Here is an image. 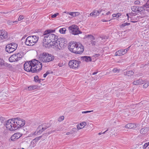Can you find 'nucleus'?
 <instances>
[{"instance_id": "f257e3e1", "label": "nucleus", "mask_w": 149, "mask_h": 149, "mask_svg": "<svg viewBox=\"0 0 149 149\" xmlns=\"http://www.w3.org/2000/svg\"><path fill=\"white\" fill-rule=\"evenodd\" d=\"M55 31V30H52L51 29H49L46 30L44 32V35H46L49 34L48 35L46 36L47 37V38L49 40H52L53 42L54 41L57 43H58L57 41L59 40V39H58V36L55 35L54 34L50 33H51L54 32Z\"/></svg>"}, {"instance_id": "f03ea898", "label": "nucleus", "mask_w": 149, "mask_h": 149, "mask_svg": "<svg viewBox=\"0 0 149 149\" xmlns=\"http://www.w3.org/2000/svg\"><path fill=\"white\" fill-rule=\"evenodd\" d=\"M39 37L36 36H28L26 39L25 43L26 45L29 46H33L36 43L38 40Z\"/></svg>"}, {"instance_id": "7ed1b4c3", "label": "nucleus", "mask_w": 149, "mask_h": 149, "mask_svg": "<svg viewBox=\"0 0 149 149\" xmlns=\"http://www.w3.org/2000/svg\"><path fill=\"white\" fill-rule=\"evenodd\" d=\"M33 73H38L42 69V63L35 59L33 60Z\"/></svg>"}, {"instance_id": "20e7f679", "label": "nucleus", "mask_w": 149, "mask_h": 149, "mask_svg": "<svg viewBox=\"0 0 149 149\" xmlns=\"http://www.w3.org/2000/svg\"><path fill=\"white\" fill-rule=\"evenodd\" d=\"M68 29L71 33L74 35H78L82 33L78 26L75 25H72L68 27Z\"/></svg>"}, {"instance_id": "39448f33", "label": "nucleus", "mask_w": 149, "mask_h": 149, "mask_svg": "<svg viewBox=\"0 0 149 149\" xmlns=\"http://www.w3.org/2000/svg\"><path fill=\"white\" fill-rule=\"evenodd\" d=\"M131 9L132 11L137 13H144L145 11H146L145 4L142 6H133L131 7Z\"/></svg>"}, {"instance_id": "423d86ee", "label": "nucleus", "mask_w": 149, "mask_h": 149, "mask_svg": "<svg viewBox=\"0 0 149 149\" xmlns=\"http://www.w3.org/2000/svg\"><path fill=\"white\" fill-rule=\"evenodd\" d=\"M33 60L26 62L24 65V70L27 72H33Z\"/></svg>"}, {"instance_id": "0eeeda50", "label": "nucleus", "mask_w": 149, "mask_h": 149, "mask_svg": "<svg viewBox=\"0 0 149 149\" xmlns=\"http://www.w3.org/2000/svg\"><path fill=\"white\" fill-rule=\"evenodd\" d=\"M11 120H13V123L17 124L20 128L23 126L25 124V121L19 118H12Z\"/></svg>"}, {"instance_id": "6e6552de", "label": "nucleus", "mask_w": 149, "mask_h": 149, "mask_svg": "<svg viewBox=\"0 0 149 149\" xmlns=\"http://www.w3.org/2000/svg\"><path fill=\"white\" fill-rule=\"evenodd\" d=\"M80 63V61H79L77 60H73L70 61L68 65L70 68L75 69L78 67Z\"/></svg>"}, {"instance_id": "1a4fd4ad", "label": "nucleus", "mask_w": 149, "mask_h": 149, "mask_svg": "<svg viewBox=\"0 0 149 149\" xmlns=\"http://www.w3.org/2000/svg\"><path fill=\"white\" fill-rule=\"evenodd\" d=\"M76 50H75V52L74 53L76 54H81L84 52V46L81 43H77V45L76 47Z\"/></svg>"}, {"instance_id": "9d476101", "label": "nucleus", "mask_w": 149, "mask_h": 149, "mask_svg": "<svg viewBox=\"0 0 149 149\" xmlns=\"http://www.w3.org/2000/svg\"><path fill=\"white\" fill-rule=\"evenodd\" d=\"M77 44L76 42H72L70 43L69 45L70 46L68 47V49L71 52L74 53L75 52L76 47Z\"/></svg>"}, {"instance_id": "9b49d317", "label": "nucleus", "mask_w": 149, "mask_h": 149, "mask_svg": "<svg viewBox=\"0 0 149 149\" xmlns=\"http://www.w3.org/2000/svg\"><path fill=\"white\" fill-rule=\"evenodd\" d=\"M22 134L17 132L14 134L10 138V140L12 141H15L22 136Z\"/></svg>"}, {"instance_id": "f8f14e48", "label": "nucleus", "mask_w": 149, "mask_h": 149, "mask_svg": "<svg viewBox=\"0 0 149 149\" xmlns=\"http://www.w3.org/2000/svg\"><path fill=\"white\" fill-rule=\"evenodd\" d=\"M47 56V54L46 52H43L42 53L40 54L39 57V59L40 61L42 62L47 63L46 60V57Z\"/></svg>"}, {"instance_id": "ddd939ff", "label": "nucleus", "mask_w": 149, "mask_h": 149, "mask_svg": "<svg viewBox=\"0 0 149 149\" xmlns=\"http://www.w3.org/2000/svg\"><path fill=\"white\" fill-rule=\"evenodd\" d=\"M47 56L46 57V59L47 60H46L47 62H49L50 61H53L54 58V56L51 54H49L47 53Z\"/></svg>"}, {"instance_id": "4468645a", "label": "nucleus", "mask_w": 149, "mask_h": 149, "mask_svg": "<svg viewBox=\"0 0 149 149\" xmlns=\"http://www.w3.org/2000/svg\"><path fill=\"white\" fill-rule=\"evenodd\" d=\"M3 34H0V40H3V41L6 40L8 39V34L6 32L3 33Z\"/></svg>"}, {"instance_id": "2eb2a0df", "label": "nucleus", "mask_w": 149, "mask_h": 149, "mask_svg": "<svg viewBox=\"0 0 149 149\" xmlns=\"http://www.w3.org/2000/svg\"><path fill=\"white\" fill-rule=\"evenodd\" d=\"M81 59L86 62H91L92 61V58L91 56H84L81 57Z\"/></svg>"}, {"instance_id": "dca6fc26", "label": "nucleus", "mask_w": 149, "mask_h": 149, "mask_svg": "<svg viewBox=\"0 0 149 149\" xmlns=\"http://www.w3.org/2000/svg\"><path fill=\"white\" fill-rule=\"evenodd\" d=\"M9 60L10 62H14L18 61V59L16 57V55L14 54L11 56L9 58Z\"/></svg>"}, {"instance_id": "f3484780", "label": "nucleus", "mask_w": 149, "mask_h": 149, "mask_svg": "<svg viewBox=\"0 0 149 149\" xmlns=\"http://www.w3.org/2000/svg\"><path fill=\"white\" fill-rule=\"evenodd\" d=\"M136 125L135 124V123H129L127 124L125 126V127L126 128H135L137 126H136Z\"/></svg>"}, {"instance_id": "a211bd4d", "label": "nucleus", "mask_w": 149, "mask_h": 149, "mask_svg": "<svg viewBox=\"0 0 149 149\" xmlns=\"http://www.w3.org/2000/svg\"><path fill=\"white\" fill-rule=\"evenodd\" d=\"M145 81L141 79H139L138 80L134 81L133 83L134 85H138L143 84L145 83Z\"/></svg>"}, {"instance_id": "6ab92c4d", "label": "nucleus", "mask_w": 149, "mask_h": 149, "mask_svg": "<svg viewBox=\"0 0 149 149\" xmlns=\"http://www.w3.org/2000/svg\"><path fill=\"white\" fill-rule=\"evenodd\" d=\"M134 74V72L132 70H129L124 72V74L125 76H127L128 77H131Z\"/></svg>"}, {"instance_id": "aec40b11", "label": "nucleus", "mask_w": 149, "mask_h": 149, "mask_svg": "<svg viewBox=\"0 0 149 149\" xmlns=\"http://www.w3.org/2000/svg\"><path fill=\"white\" fill-rule=\"evenodd\" d=\"M123 49H120L117 51L116 53V56H120L124 55L125 54Z\"/></svg>"}, {"instance_id": "412c9836", "label": "nucleus", "mask_w": 149, "mask_h": 149, "mask_svg": "<svg viewBox=\"0 0 149 149\" xmlns=\"http://www.w3.org/2000/svg\"><path fill=\"white\" fill-rule=\"evenodd\" d=\"M4 66L6 67L7 69L13 71L14 70V68L12 65L6 63Z\"/></svg>"}, {"instance_id": "4be33fe9", "label": "nucleus", "mask_w": 149, "mask_h": 149, "mask_svg": "<svg viewBox=\"0 0 149 149\" xmlns=\"http://www.w3.org/2000/svg\"><path fill=\"white\" fill-rule=\"evenodd\" d=\"M44 124H42L41 125L38 126L37 128V130H38V132L39 133L41 132H42L45 130V128H44Z\"/></svg>"}, {"instance_id": "5701e85b", "label": "nucleus", "mask_w": 149, "mask_h": 149, "mask_svg": "<svg viewBox=\"0 0 149 149\" xmlns=\"http://www.w3.org/2000/svg\"><path fill=\"white\" fill-rule=\"evenodd\" d=\"M48 40V39L47 38V36L44 37L42 43L43 46L46 47V46L48 45V42H47V41H46Z\"/></svg>"}, {"instance_id": "b1692460", "label": "nucleus", "mask_w": 149, "mask_h": 149, "mask_svg": "<svg viewBox=\"0 0 149 149\" xmlns=\"http://www.w3.org/2000/svg\"><path fill=\"white\" fill-rule=\"evenodd\" d=\"M148 128H144L141 129L140 130V133L142 134H144L146 133L148 131Z\"/></svg>"}, {"instance_id": "393cba45", "label": "nucleus", "mask_w": 149, "mask_h": 149, "mask_svg": "<svg viewBox=\"0 0 149 149\" xmlns=\"http://www.w3.org/2000/svg\"><path fill=\"white\" fill-rule=\"evenodd\" d=\"M86 38L88 40H90L91 41H92L95 40L94 37L91 35H88L86 37Z\"/></svg>"}, {"instance_id": "a878e982", "label": "nucleus", "mask_w": 149, "mask_h": 149, "mask_svg": "<svg viewBox=\"0 0 149 149\" xmlns=\"http://www.w3.org/2000/svg\"><path fill=\"white\" fill-rule=\"evenodd\" d=\"M13 127V130L12 131H14L15 130H17L19 128H20L19 127H18V125L16 123H14V124L12 125Z\"/></svg>"}, {"instance_id": "bb28decb", "label": "nucleus", "mask_w": 149, "mask_h": 149, "mask_svg": "<svg viewBox=\"0 0 149 149\" xmlns=\"http://www.w3.org/2000/svg\"><path fill=\"white\" fill-rule=\"evenodd\" d=\"M10 45H11V48H13L14 49H15L16 50L17 47L18 45L17 44L15 43L14 42H13L12 43L9 44Z\"/></svg>"}, {"instance_id": "cd10ccee", "label": "nucleus", "mask_w": 149, "mask_h": 149, "mask_svg": "<svg viewBox=\"0 0 149 149\" xmlns=\"http://www.w3.org/2000/svg\"><path fill=\"white\" fill-rule=\"evenodd\" d=\"M38 87V86L37 85L30 86L28 87V89L29 90H32L37 88Z\"/></svg>"}, {"instance_id": "c85d7f7f", "label": "nucleus", "mask_w": 149, "mask_h": 149, "mask_svg": "<svg viewBox=\"0 0 149 149\" xmlns=\"http://www.w3.org/2000/svg\"><path fill=\"white\" fill-rule=\"evenodd\" d=\"M12 125L13 123H12L11 124H6V128L12 131L13 130Z\"/></svg>"}, {"instance_id": "c756f323", "label": "nucleus", "mask_w": 149, "mask_h": 149, "mask_svg": "<svg viewBox=\"0 0 149 149\" xmlns=\"http://www.w3.org/2000/svg\"><path fill=\"white\" fill-rule=\"evenodd\" d=\"M11 45H10L9 44L7 45L6 46L5 48L6 51L8 52L10 51V50L11 49Z\"/></svg>"}, {"instance_id": "7c9ffc66", "label": "nucleus", "mask_w": 149, "mask_h": 149, "mask_svg": "<svg viewBox=\"0 0 149 149\" xmlns=\"http://www.w3.org/2000/svg\"><path fill=\"white\" fill-rule=\"evenodd\" d=\"M146 9V11L149 12V0H148L145 4Z\"/></svg>"}, {"instance_id": "2f4dec72", "label": "nucleus", "mask_w": 149, "mask_h": 149, "mask_svg": "<svg viewBox=\"0 0 149 149\" xmlns=\"http://www.w3.org/2000/svg\"><path fill=\"white\" fill-rule=\"evenodd\" d=\"M45 134H42V136H40L39 137H36L35 139H33L34 141H35V142L36 143L41 138H42V137H43L44 136V135H45Z\"/></svg>"}, {"instance_id": "473e14b6", "label": "nucleus", "mask_w": 149, "mask_h": 149, "mask_svg": "<svg viewBox=\"0 0 149 149\" xmlns=\"http://www.w3.org/2000/svg\"><path fill=\"white\" fill-rule=\"evenodd\" d=\"M39 77L38 75L35 76L34 77V80L36 82H38L40 83V80H39Z\"/></svg>"}, {"instance_id": "72a5a7b5", "label": "nucleus", "mask_w": 149, "mask_h": 149, "mask_svg": "<svg viewBox=\"0 0 149 149\" xmlns=\"http://www.w3.org/2000/svg\"><path fill=\"white\" fill-rule=\"evenodd\" d=\"M77 126V128H73L72 129V131L73 132H75L77 130H79L81 129L82 128H83L84 127H79V125H78Z\"/></svg>"}, {"instance_id": "f704fd0d", "label": "nucleus", "mask_w": 149, "mask_h": 149, "mask_svg": "<svg viewBox=\"0 0 149 149\" xmlns=\"http://www.w3.org/2000/svg\"><path fill=\"white\" fill-rule=\"evenodd\" d=\"M102 12V10L100 9L99 10H95L94 11V12H95V14H96V15H94V16H98L100 13H101Z\"/></svg>"}, {"instance_id": "c9c22d12", "label": "nucleus", "mask_w": 149, "mask_h": 149, "mask_svg": "<svg viewBox=\"0 0 149 149\" xmlns=\"http://www.w3.org/2000/svg\"><path fill=\"white\" fill-rule=\"evenodd\" d=\"M15 55H16V57L17 58V59H18V61L22 57V55H21L19 53H18L17 54H15Z\"/></svg>"}, {"instance_id": "e433bc0d", "label": "nucleus", "mask_w": 149, "mask_h": 149, "mask_svg": "<svg viewBox=\"0 0 149 149\" xmlns=\"http://www.w3.org/2000/svg\"><path fill=\"white\" fill-rule=\"evenodd\" d=\"M66 29L65 28H61L59 30V32L62 34H65V33Z\"/></svg>"}, {"instance_id": "4c0bfd02", "label": "nucleus", "mask_w": 149, "mask_h": 149, "mask_svg": "<svg viewBox=\"0 0 149 149\" xmlns=\"http://www.w3.org/2000/svg\"><path fill=\"white\" fill-rule=\"evenodd\" d=\"M59 42V46L61 48L64 47L65 46V43H64V42Z\"/></svg>"}, {"instance_id": "58836bf2", "label": "nucleus", "mask_w": 149, "mask_h": 149, "mask_svg": "<svg viewBox=\"0 0 149 149\" xmlns=\"http://www.w3.org/2000/svg\"><path fill=\"white\" fill-rule=\"evenodd\" d=\"M121 13H118L117 14H114L112 15V16L113 17H116V18L118 17L121 15Z\"/></svg>"}, {"instance_id": "ea45409f", "label": "nucleus", "mask_w": 149, "mask_h": 149, "mask_svg": "<svg viewBox=\"0 0 149 149\" xmlns=\"http://www.w3.org/2000/svg\"><path fill=\"white\" fill-rule=\"evenodd\" d=\"M17 22V21H12L9 20L7 22V23L9 25H13V23H16Z\"/></svg>"}, {"instance_id": "a19ab883", "label": "nucleus", "mask_w": 149, "mask_h": 149, "mask_svg": "<svg viewBox=\"0 0 149 149\" xmlns=\"http://www.w3.org/2000/svg\"><path fill=\"white\" fill-rule=\"evenodd\" d=\"M130 25V23H125L123 24L122 25L120 26V28H123L127 25Z\"/></svg>"}, {"instance_id": "79ce46f5", "label": "nucleus", "mask_w": 149, "mask_h": 149, "mask_svg": "<svg viewBox=\"0 0 149 149\" xmlns=\"http://www.w3.org/2000/svg\"><path fill=\"white\" fill-rule=\"evenodd\" d=\"M4 61L3 60L1 59H0V65H4L5 63H4Z\"/></svg>"}, {"instance_id": "37998d69", "label": "nucleus", "mask_w": 149, "mask_h": 149, "mask_svg": "<svg viewBox=\"0 0 149 149\" xmlns=\"http://www.w3.org/2000/svg\"><path fill=\"white\" fill-rule=\"evenodd\" d=\"M64 117L63 116H60L58 119V121L61 122L64 120Z\"/></svg>"}, {"instance_id": "c03bdc74", "label": "nucleus", "mask_w": 149, "mask_h": 149, "mask_svg": "<svg viewBox=\"0 0 149 149\" xmlns=\"http://www.w3.org/2000/svg\"><path fill=\"white\" fill-rule=\"evenodd\" d=\"M36 143L35 142V141H34V140H33L31 143V145H32V147H34L35 146L36 144Z\"/></svg>"}, {"instance_id": "a18cd8bd", "label": "nucleus", "mask_w": 149, "mask_h": 149, "mask_svg": "<svg viewBox=\"0 0 149 149\" xmlns=\"http://www.w3.org/2000/svg\"><path fill=\"white\" fill-rule=\"evenodd\" d=\"M12 121L13 122V120H12L11 119V120L10 119V120H8L7 121H6V124H12V123H11Z\"/></svg>"}, {"instance_id": "49530a36", "label": "nucleus", "mask_w": 149, "mask_h": 149, "mask_svg": "<svg viewBox=\"0 0 149 149\" xmlns=\"http://www.w3.org/2000/svg\"><path fill=\"white\" fill-rule=\"evenodd\" d=\"M75 12H70L69 13V15H71L73 17H75L76 16V15H75Z\"/></svg>"}, {"instance_id": "de8ad7c7", "label": "nucleus", "mask_w": 149, "mask_h": 149, "mask_svg": "<svg viewBox=\"0 0 149 149\" xmlns=\"http://www.w3.org/2000/svg\"><path fill=\"white\" fill-rule=\"evenodd\" d=\"M149 85V83H145L143 85V88H146Z\"/></svg>"}, {"instance_id": "09e8293b", "label": "nucleus", "mask_w": 149, "mask_h": 149, "mask_svg": "<svg viewBox=\"0 0 149 149\" xmlns=\"http://www.w3.org/2000/svg\"><path fill=\"white\" fill-rule=\"evenodd\" d=\"M24 17L23 15H19V18L18 19V21L21 20L22 19L24 18Z\"/></svg>"}, {"instance_id": "8fccbe9b", "label": "nucleus", "mask_w": 149, "mask_h": 149, "mask_svg": "<svg viewBox=\"0 0 149 149\" xmlns=\"http://www.w3.org/2000/svg\"><path fill=\"white\" fill-rule=\"evenodd\" d=\"M113 71L114 73L119 72V70L116 68H115L113 69Z\"/></svg>"}, {"instance_id": "3c124183", "label": "nucleus", "mask_w": 149, "mask_h": 149, "mask_svg": "<svg viewBox=\"0 0 149 149\" xmlns=\"http://www.w3.org/2000/svg\"><path fill=\"white\" fill-rule=\"evenodd\" d=\"M79 125L81 126L82 127L83 125L85 126L86 125V123L84 122H83L80 123Z\"/></svg>"}, {"instance_id": "603ef678", "label": "nucleus", "mask_w": 149, "mask_h": 149, "mask_svg": "<svg viewBox=\"0 0 149 149\" xmlns=\"http://www.w3.org/2000/svg\"><path fill=\"white\" fill-rule=\"evenodd\" d=\"M13 48H11L10 50V51L8 52V53H10L14 51L15 50V49H14Z\"/></svg>"}, {"instance_id": "864d4df0", "label": "nucleus", "mask_w": 149, "mask_h": 149, "mask_svg": "<svg viewBox=\"0 0 149 149\" xmlns=\"http://www.w3.org/2000/svg\"><path fill=\"white\" fill-rule=\"evenodd\" d=\"M59 14L58 13H56L55 14H54L52 15V18H54L57 15H58Z\"/></svg>"}, {"instance_id": "5fc2aeb1", "label": "nucleus", "mask_w": 149, "mask_h": 149, "mask_svg": "<svg viewBox=\"0 0 149 149\" xmlns=\"http://www.w3.org/2000/svg\"><path fill=\"white\" fill-rule=\"evenodd\" d=\"M65 39L64 38H61V39H60V40H59L58 42H64L65 43Z\"/></svg>"}, {"instance_id": "6e6d98bb", "label": "nucleus", "mask_w": 149, "mask_h": 149, "mask_svg": "<svg viewBox=\"0 0 149 149\" xmlns=\"http://www.w3.org/2000/svg\"><path fill=\"white\" fill-rule=\"evenodd\" d=\"M129 15L131 16H135L136 15V14L135 13H134L131 12L129 14Z\"/></svg>"}, {"instance_id": "4d7b16f0", "label": "nucleus", "mask_w": 149, "mask_h": 149, "mask_svg": "<svg viewBox=\"0 0 149 149\" xmlns=\"http://www.w3.org/2000/svg\"><path fill=\"white\" fill-rule=\"evenodd\" d=\"M134 4L136 5H138L140 3V2L139 1H136L134 2Z\"/></svg>"}, {"instance_id": "13d9d810", "label": "nucleus", "mask_w": 149, "mask_h": 149, "mask_svg": "<svg viewBox=\"0 0 149 149\" xmlns=\"http://www.w3.org/2000/svg\"><path fill=\"white\" fill-rule=\"evenodd\" d=\"M53 73V72L51 70H48L47 71L46 73L48 75V74H50Z\"/></svg>"}, {"instance_id": "bf43d9fd", "label": "nucleus", "mask_w": 149, "mask_h": 149, "mask_svg": "<svg viewBox=\"0 0 149 149\" xmlns=\"http://www.w3.org/2000/svg\"><path fill=\"white\" fill-rule=\"evenodd\" d=\"M83 111L82 112V113H90L91 112V111Z\"/></svg>"}, {"instance_id": "052dcab7", "label": "nucleus", "mask_w": 149, "mask_h": 149, "mask_svg": "<svg viewBox=\"0 0 149 149\" xmlns=\"http://www.w3.org/2000/svg\"><path fill=\"white\" fill-rule=\"evenodd\" d=\"M148 144L147 143H146L143 146V148H146L148 146Z\"/></svg>"}, {"instance_id": "680f3d73", "label": "nucleus", "mask_w": 149, "mask_h": 149, "mask_svg": "<svg viewBox=\"0 0 149 149\" xmlns=\"http://www.w3.org/2000/svg\"><path fill=\"white\" fill-rule=\"evenodd\" d=\"M38 133H39L38 132H38H34V133H32L31 134L32 135H36V134H37Z\"/></svg>"}, {"instance_id": "e2e57ef3", "label": "nucleus", "mask_w": 149, "mask_h": 149, "mask_svg": "<svg viewBox=\"0 0 149 149\" xmlns=\"http://www.w3.org/2000/svg\"><path fill=\"white\" fill-rule=\"evenodd\" d=\"M94 15H96V14H95V12H94L91 13L90 14V16H94Z\"/></svg>"}, {"instance_id": "0e129e2a", "label": "nucleus", "mask_w": 149, "mask_h": 149, "mask_svg": "<svg viewBox=\"0 0 149 149\" xmlns=\"http://www.w3.org/2000/svg\"><path fill=\"white\" fill-rule=\"evenodd\" d=\"M91 44L92 45H95V41H93H93H91Z\"/></svg>"}, {"instance_id": "69168bd1", "label": "nucleus", "mask_w": 149, "mask_h": 149, "mask_svg": "<svg viewBox=\"0 0 149 149\" xmlns=\"http://www.w3.org/2000/svg\"><path fill=\"white\" fill-rule=\"evenodd\" d=\"M108 130V129L106 130L105 132H104L103 133L100 132L98 134L99 135H101L102 134H104L105 132H106Z\"/></svg>"}, {"instance_id": "338daca9", "label": "nucleus", "mask_w": 149, "mask_h": 149, "mask_svg": "<svg viewBox=\"0 0 149 149\" xmlns=\"http://www.w3.org/2000/svg\"><path fill=\"white\" fill-rule=\"evenodd\" d=\"M0 120H2V121H1V123H3L4 120V118L1 117L0 118Z\"/></svg>"}, {"instance_id": "774afa93", "label": "nucleus", "mask_w": 149, "mask_h": 149, "mask_svg": "<svg viewBox=\"0 0 149 149\" xmlns=\"http://www.w3.org/2000/svg\"><path fill=\"white\" fill-rule=\"evenodd\" d=\"M47 42H48V45L51 42H53V41L52 40H49V39L48 38V40H47Z\"/></svg>"}]
</instances>
